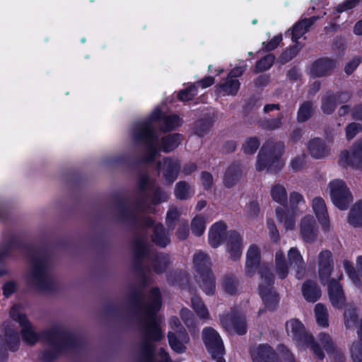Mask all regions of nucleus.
Returning <instances> with one entry per match:
<instances>
[{"instance_id":"obj_31","label":"nucleus","mask_w":362,"mask_h":362,"mask_svg":"<svg viewBox=\"0 0 362 362\" xmlns=\"http://www.w3.org/2000/svg\"><path fill=\"white\" fill-rule=\"evenodd\" d=\"M133 257L137 259L148 257L151 254L150 245L146 240L137 236L132 240Z\"/></svg>"},{"instance_id":"obj_12","label":"nucleus","mask_w":362,"mask_h":362,"mask_svg":"<svg viewBox=\"0 0 362 362\" xmlns=\"http://www.w3.org/2000/svg\"><path fill=\"white\" fill-rule=\"evenodd\" d=\"M327 282V293L332 305L338 310L343 309L346 305V298L342 286L334 278Z\"/></svg>"},{"instance_id":"obj_6","label":"nucleus","mask_w":362,"mask_h":362,"mask_svg":"<svg viewBox=\"0 0 362 362\" xmlns=\"http://www.w3.org/2000/svg\"><path fill=\"white\" fill-rule=\"evenodd\" d=\"M286 329L291 333L293 341L300 346L309 348L320 360L325 357L323 349L315 340L312 334L306 332L304 325L298 319H292L286 324Z\"/></svg>"},{"instance_id":"obj_39","label":"nucleus","mask_w":362,"mask_h":362,"mask_svg":"<svg viewBox=\"0 0 362 362\" xmlns=\"http://www.w3.org/2000/svg\"><path fill=\"white\" fill-rule=\"evenodd\" d=\"M315 109L311 101L307 100L301 103L297 112V121L300 123L310 119L314 114Z\"/></svg>"},{"instance_id":"obj_35","label":"nucleus","mask_w":362,"mask_h":362,"mask_svg":"<svg viewBox=\"0 0 362 362\" xmlns=\"http://www.w3.org/2000/svg\"><path fill=\"white\" fill-rule=\"evenodd\" d=\"M240 86V81L236 78L227 77L226 81L216 85L217 90L226 95H235Z\"/></svg>"},{"instance_id":"obj_32","label":"nucleus","mask_w":362,"mask_h":362,"mask_svg":"<svg viewBox=\"0 0 362 362\" xmlns=\"http://www.w3.org/2000/svg\"><path fill=\"white\" fill-rule=\"evenodd\" d=\"M151 260L153 269L157 274H161L165 272L170 264V256L163 252L152 254Z\"/></svg>"},{"instance_id":"obj_55","label":"nucleus","mask_w":362,"mask_h":362,"mask_svg":"<svg viewBox=\"0 0 362 362\" xmlns=\"http://www.w3.org/2000/svg\"><path fill=\"white\" fill-rule=\"evenodd\" d=\"M259 274L261 279L266 284L265 286L272 288L274 284V276L269 268L265 265H262L259 268Z\"/></svg>"},{"instance_id":"obj_11","label":"nucleus","mask_w":362,"mask_h":362,"mask_svg":"<svg viewBox=\"0 0 362 362\" xmlns=\"http://www.w3.org/2000/svg\"><path fill=\"white\" fill-rule=\"evenodd\" d=\"M351 95L348 91H339L334 93L329 91L322 97L321 110L326 115H332L336 110L338 103L348 102Z\"/></svg>"},{"instance_id":"obj_58","label":"nucleus","mask_w":362,"mask_h":362,"mask_svg":"<svg viewBox=\"0 0 362 362\" xmlns=\"http://www.w3.org/2000/svg\"><path fill=\"white\" fill-rule=\"evenodd\" d=\"M11 316L15 321L18 322L22 329L32 325L27 315L25 313L16 312L14 308L11 310Z\"/></svg>"},{"instance_id":"obj_28","label":"nucleus","mask_w":362,"mask_h":362,"mask_svg":"<svg viewBox=\"0 0 362 362\" xmlns=\"http://www.w3.org/2000/svg\"><path fill=\"white\" fill-rule=\"evenodd\" d=\"M182 137V134L180 133L169 134L163 136L159 142V150L166 153L172 152L180 145Z\"/></svg>"},{"instance_id":"obj_56","label":"nucleus","mask_w":362,"mask_h":362,"mask_svg":"<svg viewBox=\"0 0 362 362\" xmlns=\"http://www.w3.org/2000/svg\"><path fill=\"white\" fill-rule=\"evenodd\" d=\"M300 48L297 45H293L284 50L279 57V61L282 64H286L293 59L299 52Z\"/></svg>"},{"instance_id":"obj_8","label":"nucleus","mask_w":362,"mask_h":362,"mask_svg":"<svg viewBox=\"0 0 362 362\" xmlns=\"http://www.w3.org/2000/svg\"><path fill=\"white\" fill-rule=\"evenodd\" d=\"M329 187L333 204L340 210H346L353 197L346 182H329Z\"/></svg>"},{"instance_id":"obj_15","label":"nucleus","mask_w":362,"mask_h":362,"mask_svg":"<svg viewBox=\"0 0 362 362\" xmlns=\"http://www.w3.org/2000/svg\"><path fill=\"white\" fill-rule=\"evenodd\" d=\"M300 233L305 243H313L317 238L318 227L315 218L311 215L305 216L300 221Z\"/></svg>"},{"instance_id":"obj_22","label":"nucleus","mask_w":362,"mask_h":362,"mask_svg":"<svg viewBox=\"0 0 362 362\" xmlns=\"http://www.w3.org/2000/svg\"><path fill=\"white\" fill-rule=\"evenodd\" d=\"M216 119V115L214 112L204 114L193 123V132L199 137L204 136L214 126Z\"/></svg>"},{"instance_id":"obj_13","label":"nucleus","mask_w":362,"mask_h":362,"mask_svg":"<svg viewBox=\"0 0 362 362\" xmlns=\"http://www.w3.org/2000/svg\"><path fill=\"white\" fill-rule=\"evenodd\" d=\"M337 62L327 57H320L314 61L310 66V74L313 78H321L329 75L337 67Z\"/></svg>"},{"instance_id":"obj_41","label":"nucleus","mask_w":362,"mask_h":362,"mask_svg":"<svg viewBox=\"0 0 362 362\" xmlns=\"http://www.w3.org/2000/svg\"><path fill=\"white\" fill-rule=\"evenodd\" d=\"M194 192L191 189L189 182H177L174 194L180 200H187L194 195Z\"/></svg>"},{"instance_id":"obj_30","label":"nucleus","mask_w":362,"mask_h":362,"mask_svg":"<svg viewBox=\"0 0 362 362\" xmlns=\"http://www.w3.org/2000/svg\"><path fill=\"white\" fill-rule=\"evenodd\" d=\"M308 148L311 156L316 159L324 158L329 153V148L325 141L318 137L308 141Z\"/></svg>"},{"instance_id":"obj_46","label":"nucleus","mask_w":362,"mask_h":362,"mask_svg":"<svg viewBox=\"0 0 362 362\" xmlns=\"http://www.w3.org/2000/svg\"><path fill=\"white\" fill-rule=\"evenodd\" d=\"M6 336V347L8 346V349L12 352H16L18 350L20 346V337L17 331L14 329H7L5 332Z\"/></svg>"},{"instance_id":"obj_60","label":"nucleus","mask_w":362,"mask_h":362,"mask_svg":"<svg viewBox=\"0 0 362 362\" xmlns=\"http://www.w3.org/2000/svg\"><path fill=\"white\" fill-rule=\"evenodd\" d=\"M362 131V125L357 122H351L345 127L346 138L350 141Z\"/></svg>"},{"instance_id":"obj_4","label":"nucleus","mask_w":362,"mask_h":362,"mask_svg":"<svg viewBox=\"0 0 362 362\" xmlns=\"http://www.w3.org/2000/svg\"><path fill=\"white\" fill-rule=\"evenodd\" d=\"M285 145L283 141H274L269 139L262 146L256 161V169L258 171L267 170L278 172L281 168V157L284 153Z\"/></svg>"},{"instance_id":"obj_25","label":"nucleus","mask_w":362,"mask_h":362,"mask_svg":"<svg viewBox=\"0 0 362 362\" xmlns=\"http://www.w3.org/2000/svg\"><path fill=\"white\" fill-rule=\"evenodd\" d=\"M288 258L290 265L296 270V278L303 279L305 274V264L299 250L296 247L290 248L288 252Z\"/></svg>"},{"instance_id":"obj_53","label":"nucleus","mask_w":362,"mask_h":362,"mask_svg":"<svg viewBox=\"0 0 362 362\" xmlns=\"http://www.w3.org/2000/svg\"><path fill=\"white\" fill-rule=\"evenodd\" d=\"M318 339L320 344L328 354H333L335 352L336 348L329 334L321 332L318 336Z\"/></svg>"},{"instance_id":"obj_52","label":"nucleus","mask_w":362,"mask_h":362,"mask_svg":"<svg viewBox=\"0 0 362 362\" xmlns=\"http://www.w3.org/2000/svg\"><path fill=\"white\" fill-rule=\"evenodd\" d=\"M260 146V140L257 136L247 137L243 144L242 150L247 155H253Z\"/></svg>"},{"instance_id":"obj_29","label":"nucleus","mask_w":362,"mask_h":362,"mask_svg":"<svg viewBox=\"0 0 362 362\" xmlns=\"http://www.w3.org/2000/svg\"><path fill=\"white\" fill-rule=\"evenodd\" d=\"M145 333V325H144ZM145 339L140 344V358L139 362H155L156 346L153 339L148 338L144 334Z\"/></svg>"},{"instance_id":"obj_43","label":"nucleus","mask_w":362,"mask_h":362,"mask_svg":"<svg viewBox=\"0 0 362 362\" xmlns=\"http://www.w3.org/2000/svg\"><path fill=\"white\" fill-rule=\"evenodd\" d=\"M198 93V88L195 83L189 85L187 88L180 90L177 93V99L181 102H189L194 100Z\"/></svg>"},{"instance_id":"obj_48","label":"nucleus","mask_w":362,"mask_h":362,"mask_svg":"<svg viewBox=\"0 0 362 362\" xmlns=\"http://www.w3.org/2000/svg\"><path fill=\"white\" fill-rule=\"evenodd\" d=\"M191 302L193 310L200 318L206 319L209 317L208 309L199 296H192Z\"/></svg>"},{"instance_id":"obj_1","label":"nucleus","mask_w":362,"mask_h":362,"mask_svg":"<svg viewBox=\"0 0 362 362\" xmlns=\"http://www.w3.org/2000/svg\"><path fill=\"white\" fill-rule=\"evenodd\" d=\"M14 249H23L28 252L30 259L31 270L30 279L34 287L40 291H51L54 284L48 274L49 256L46 252L36 254L34 247L25 243L23 240L16 234L8 235L6 233L2 234V240L0 242V251L6 259L12 257Z\"/></svg>"},{"instance_id":"obj_27","label":"nucleus","mask_w":362,"mask_h":362,"mask_svg":"<svg viewBox=\"0 0 362 362\" xmlns=\"http://www.w3.org/2000/svg\"><path fill=\"white\" fill-rule=\"evenodd\" d=\"M302 294L308 302L315 303L320 298L322 291L316 282L307 279L302 285Z\"/></svg>"},{"instance_id":"obj_20","label":"nucleus","mask_w":362,"mask_h":362,"mask_svg":"<svg viewBox=\"0 0 362 362\" xmlns=\"http://www.w3.org/2000/svg\"><path fill=\"white\" fill-rule=\"evenodd\" d=\"M168 344L172 350L177 354H183L186 351L187 347L185 344L189 340V335L185 329L177 332H168Z\"/></svg>"},{"instance_id":"obj_44","label":"nucleus","mask_w":362,"mask_h":362,"mask_svg":"<svg viewBox=\"0 0 362 362\" xmlns=\"http://www.w3.org/2000/svg\"><path fill=\"white\" fill-rule=\"evenodd\" d=\"M314 311L317 325L322 327H327L329 315L326 306L322 303H317L315 306Z\"/></svg>"},{"instance_id":"obj_38","label":"nucleus","mask_w":362,"mask_h":362,"mask_svg":"<svg viewBox=\"0 0 362 362\" xmlns=\"http://www.w3.org/2000/svg\"><path fill=\"white\" fill-rule=\"evenodd\" d=\"M182 124V118L176 114H171L169 115H165L163 119L161 122V130L163 132H169L176 129Z\"/></svg>"},{"instance_id":"obj_3","label":"nucleus","mask_w":362,"mask_h":362,"mask_svg":"<svg viewBox=\"0 0 362 362\" xmlns=\"http://www.w3.org/2000/svg\"><path fill=\"white\" fill-rule=\"evenodd\" d=\"M42 335L51 349L42 351L39 358L42 362H54L69 350L79 347L81 339L70 331L59 327L43 330Z\"/></svg>"},{"instance_id":"obj_7","label":"nucleus","mask_w":362,"mask_h":362,"mask_svg":"<svg viewBox=\"0 0 362 362\" xmlns=\"http://www.w3.org/2000/svg\"><path fill=\"white\" fill-rule=\"evenodd\" d=\"M202 340L213 359L216 362H226L223 358L225 354L223 342L216 329L211 327H204L202 330Z\"/></svg>"},{"instance_id":"obj_37","label":"nucleus","mask_w":362,"mask_h":362,"mask_svg":"<svg viewBox=\"0 0 362 362\" xmlns=\"http://www.w3.org/2000/svg\"><path fill=\"white\" fill-rule=\"evenodd\" d=\"M276 214L278 221L284 223L286 229H293L295 226V216L293 213L281 206L276 208Z\"/></svg>"},{"instance_id":"obj_2","label":"nucleus","mask_w":362,"mask_h":362,"mask_svg":"<svg viewBox=\"0 0 362 362\" xmlns=\"http://www.w3.org/2000/svg\"><path fill=\"white\" fill-rule=\"evenodd\" d=\"M144 293L139 288H133L129 295L132 309L138 313H142L144 317L141 320L145 325L146 337L154 341H161L163 335L157 314L162 307V295L157 286L149 291V301L144 303Z\"/></svg>"},{"instance_id":"obj_57","label":"nucleus","mask_w":362,"mask_h":362,"mask_svg":"<svg viewBox=\"0 0 362 362\" xmlns=\"http://www.w3.org/2000/svg\"><path fill=\"white\" fill-rule=\"evenodd\" d=\"M156 141L145 144L146 146V153L143 157V160L146 163H153L158 153V148L156 145Z\"/></svg>"},{"instance_id":"obj_10","label":"nucleus","mask_w":362,"mask_h":362,"mask_svg":"<svg viewBox=\"0 0 362 362\" xmlns=\"http://www.w3.org/2000/svg\"><path fill=\"white\" fill-rule=\"evenodd\" d=\"M133 140L138 144H146L158 140V135L151 121H141L133 129Z\"/></svg>"},{"instance_id":"obj_24","label":"nucleus","mask_w":362,"mask_h":362,"mask_svg":"<svg viewBox=\"0 0 362 362\" xmlns=\"http://www.w3.org/2000/svg\"><path fill=\"white\" fill-rule=\"evenodd\" d=\"M259 294L264 304L265 309L269 311H274L279 303V296L272 288L265 285H259Z\"/></svg>"},{"instance_id":"obj_61","label":"nucleus","mask_w":362,"mask_h":362,"mask_svg":"<svg viewBox=\"0 0 362 362\" xmlns=\"http://www.w3.org/2000/svg\"><path fill=\"white\" fill-rule=\"evenodd\" d=\"M283 40V36L281 34L274 36L268 42H264L262 43V50L264 52H271L278 47L281 41Z\"/></svg>"},{"instance_id":"obj_51","label":"nucleus","mask_w":362,"mask_h":362,"mask_svg":"<svg viewBox=\"0 0 362 362\" xmlns=\"http://www.w3.org/2000/svg\"><path fill=\"white\" fill-rule=\"evenodd\" d=\"M271 196L274 201L281 205H286L287 192L286 189L280 185L273 186L271 189Z\"/></svg>"},{"instance_id":"obj_18","label":"nucleus","mask_w":362,"mask_h":362,"mask_svg":"<svg viewBox=\"0 0 362 362\" xmlns=\"http://www.w3.org/2000/svg\"><path fill=\"white\" fill-rule=\"evenodd\" d=\"M261 251L259 247L255 245H251L246 254L245 274L252 277L256 273L257 269L260 267Z\"/></svg>"},{"instance_id":"obj_59","label":"nucleus","mask_w":362,"mask_h":362,"mask_svg":"<svg viewBox=\"0 0 362 362\" xmlns=\"http://www.w3.org/2000/svg\"><path fill=\"white\" fill-rule=\"evenodd\" d=\"M291 40L298 44L299 39L307 32L299 21L293 24L291 29Z\"/></svg>"},{"instance_id":"obj_5","label":"nucleus","mask_w":362,"mask_h":362,"mask_svg":"<svg viewBox=\"0 0 362 362\" xmlns=\"http://www.w3.org/2000/svg\"><path fill=\"white\" fill-rule=\"evenodd\" d=\"M194 277L202 291L208 296L214 295L216 291V279L211 269L209 257L203 252L194 255Z\"/></svg>"},{"instance_id":"obj_26","label":"nucleus","mask_w":362,"mask_h":362,"mask_svg":"<svg viewBox=\"0 0 362 362\" xmlns=\"http://www.w3.org/2000/svg\"><path fill=\"white\" fill-rule=\"evenodd\" d=\"M180 172V162L170 157L163 159V174L165 181H175Z\"/></svg>"},{"instance_id":"obj_50","label":"nucleus","mask_w":362,"mask_h":362,"mask_svg":"<svg viewBox=\"0 0 362 362\" xmlns=\"http://www.w3.org/2000/svg\"><path fill=\"white\" fill-rule=\"evenodd\" d=\"M206 229V221L201 215H196L191 221V230L193 235L199 237L202 235Z\"/></svg>"},{"instance_id":"obj_64","label":"nucleus","mask_w":362,"mask_h":362,"mask_svg":"<svg viewBox=\"0 0 362 362\" xmlns=\"http://www.w3.org/2000/svg\"><path fill=\"white\" fill-rule=\"evenodd\" d=\"M351 357L354 362H362V341H358L353 345Z\"/></svg>"},{"instance_id":"obj_54","label":"nucleus","mask_w":362,"mask_h":362,"mask_svg":"<svg viewBox=\"0 0 362 362\" xmlns=\"http://www.w3.org/2000/svg\"><path fill=\"white\" fill-rule=\"evenodd\" d=\"M344 324L347 328L356 325L358 322V317L355 308H347L344 311Z\"/></svg>"},{"instance_id":"obj_23","label":"nucleus","mask_w":362,"mask_h":362,"mask_svg":"<svg viewBox=\"0 0 362 362\" xmlns=\"http://www.w3.org/2000/svg\"><path fill=\"white\" fill-rule=\"evenodd\" d=\"M226 230L227 226L222 221H217L211 226L209 231V243L212 247L216 248L223 243L227 234Z\"/></svg>"},{"instance_id":"obj_47","label":"nucleus","mask_w":362,"mask_h":362,"mask_svg":"<svg viewBox=\"0 0 362 362\" xmlns=\"http://www.w3.org/2000/svg\"><path fill=\"white\" fill-rule=\"evenodd\" d=\"M241 175V165L238 162H233L227 168L223 181H238Z\"/></svg>"},{"instance_id":"obj_9","label":"nucleus","mask_w":362,"mask_h":362,"mask_svg":"<svg viewBox=\"0 0 362 362\" xmlns=\"http://www.w3.org/2000/svg\"><path fill=\"white\" fill-rule=\"evenodd\" d=\"M339 163L344 166H351L356 169L362 168V138L358 139L352 144L350 151L344 150L341 152Z\"/></svg>"},{"instance_id":"obj_49","label":"nucleus","mask_w":362,"mask_h":362,"mask_svg":"<svg viewBox=\"0 0 362 362\" xmlns=\"http://www.w3.org/2000/svg\"><path fill=\"white\" fill-rule=\"evenodd\" d=\"M275 56L273 54H267L256 62L254 72L257 74L269 70L274 64Z\"/></svg>"},{"instance_id":"obj_33","label":"nucleus","mask_w":362,"mask_h":362,"mask_svg":"<svg viewBox=\"0 0 362 362\" xmlns=\"http://www.w3.org/2000/svg\"><path fill=\"white\" fill-rule=\"evenodd\" d=\"M168 281L173 286L185 288L189 286L190 276L186 271L177 269L168 275Z\"/></svg>"},{"instance_id":"obj_17","label":"nucleus","mask_w":362,"mask_h":362,"mask_svg":"<svg viewBox=\"0 0 362 362\" xmlns=\"http://www.w3.org/2000/svg\"><path fill=\"white\" fill-rule=\"evenodd\" d=\"M221 321L226 328L232 329L238 335L242 336L247 332L245 320L235 312L223 315Z\"/></svg>"},{"instance_id":"obj_36","label":"nucleus","mask_w":362,"mask_h":362,"mask_svg":"<svg viewBox=\"0 0 362 362\" xmlns=\"http://www.w3.org/2000/svg\"><path fill=\"white\" fill-rule=\"evenodd\" d=\"M348 222L355 228L362 226V200L356 202L351 209Z\"/></svg>"},{"instance_id":"obj_34","label":"nucleus","mask_w":362,"mask_h":362,"mask_svg":"<svg viewBox=\"0 0 362 362\" xmlns=\"http://www.w3.org/2000/svg\"><path fill=\"white\" fill-rule=\"evenodd\" d=\"M151 241L160 247H165L170 243V239L162 223L156 224L154 226Z\"/></svg>"},{"instance_id":"obj_62","label":"nucleus","mask_w":362,"mask_h":362,"mask_svg":"<svg viewBox=\"0 0 362 362\" xmlns=\"http://www.w3.org/2000/svg\"><path fill=\"white\" fill-rule=\"evenodd\" d=\"M18 285L14 280L6 281L2 286L3 296L8 298L18 290Z\"/></svg>"},{"instance_id":"obj_42","label":"nucleus","mask_w":362,"mask_h":362,"mask_svg":"<svg viewBox=\"0 0 362 362\" xmlns=\"http://www.w3.org/2000/svg\"><path fill=\"white\" fill-rule=\"evenodd\" d=\"M21 334L22 336V339L24 342H25L28 345H34L40 339H43V336L42 335V331L40 333L36 332L33 326H30L29 327H25V329H22L21 331Z\"/></svg>"},{"instance_id":"obj_14","label":"nucleus","mask_w":362,"mask_h":362,"mask_svg":"<svg viewBox=\"0 0 362 362\" xmlns=\"http://www.w3.org/2000/svg\"><path fill=\"white\" fill-rule=\"evenodd\" d=\"M226 242L230 259L233 261L239 260L243 248V239L241 235L236 230H229L226 234Z\"/></svg>"},{"instance_id":"obj_19","label":"nucleus","mask_w":362,"mask_h":362,"mask_svg":"<svg viewBox=\"0 0 362 362\" xmlns=\"http://www.w3.org/2000/svg\"><path fill=\"white\" fill-rule=\"evenodd\" d=\"M250 355L262 362H281L274 349L267 344H259L250 350Z\"/></svg>"},{"instance_id":"obj_16","label":"nucleus","mask_w":362,"mask_h":362,"mask_svg":"<svg viewBox=\"0 0 362 362\" xmlns=\"http://www.w3.org/2000/svg\"><path fill=\"white\" fill-rule=\"evenodd\" d=\"M319 276L322 284L327 283L334 268L332 254L329 250H323L318 257Z\"/></svg>"},{"instance_id":"obj_21","label":"nucleus","mask_w":362,"mask_h":362,"mask_svg":"<svg viewBox=\"0 0 362 362\" xmlns=\"http://www.w3.org/2000/svg\"><path fill=\"white\" fill-rule=\"evenodd\" d=\"M313 209L322 230L326 232L329 230V218L325 200L320 197L313 199Z\"/></svg>"},{"instance_id":"obj_45","label":"nucleus","mask_w":362,"mask_h":362,"mask_svg":"<svg viewBox=\"0 0 362 362\" xmlns=\"http://www.w3.org/2000/svg\"><path fill=\"white\" fill-rule=\"evenodd\" d=\"M283 118L284 116L282 115H279L276 118H264L259 122V126L265 131L272 132L281 127Z\"/></svg>"},{"instance_id":"obj_63","label":"nucleus","mask_w":362,"mask_h":362,"mask_svg":"<svg viewBox=\"0 0 362 362\" xmlns=\"http://www.w3.org/2000/svg\"><path fill=\"white\" fill-rule=\"evenodd\" d=\"M344 269L349 276V277L354 282H359L360 279L358 273L356 272L354 264L349 260H344L343 262Z\"/></svg>"},{"instance_id":"obj_40","label":"nucleus","mask_w":362,"mask_h":362,"mask_svg":"<svg viewBox=\"0 0 362 362\" xmlns=\"http://www.w3.org/2000/svg\"><path fill=\"white\" fill-rule=\"evenodd\" d=\"M239 281L237 276L233 274H226L223 277L222 286L226 293L235 295L238 291Z\"/></svg>"}]
</instances>
